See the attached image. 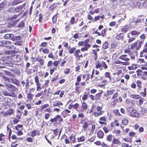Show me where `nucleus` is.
I'll list each match as a JSON object with an SVG mask.
<instances>
[{
	"label": "nucleus",
	"mask_w": 147,
	"mask_h": 147,
	"mask_svg": "<svg viewBox=\"0 0 147 147\" xmlns=\"http://www.w3.org/2000/svg\"><path fill=\"white\" fill-rule=\"evenodd\" d=\"M115 64H122L123 65H126V63H125L123 61L117 60L115 61Z\"/></svg>",
	"instance_id": "24"
},
{
	"label": "nucleus",
	"mask_w": 147,
	"mask_h": 147,
	"mask_svg": "<svg viewBox=\"0 0 147 147\" xmlns=\"http://www.w3.org/2000/svg\"><path fill=\"white\" fill-rule=\"evenodd\" d=\"M85 138L83 136H82L80 137L79 138H78V142H83L85 140Z\"/></svg>",
	"instance_id": "35"
},
{
	"label": "nucleus",
	"mask_w": 147,
	"mask_h": 147,
	"mask_svg": "<svg viewBox=\"0 0 147 147\" xmlns=\"http://www.w3.org/2000/svg\"><path fill=\"white\" fill-rule=\"evenodd\" d=\"M5 7V4L4 3H2L0 4V11L3 10Z\"/></svg>",
	"instance_id": "44"
},
{
	"label": "nucleus",
	"mask_w": 147,
	"mask_h": 147,
	"mask_svg": "<svg viewBox=\"0 0 147 147\" xmlns=\"http://www.w3.org/2000/svg\"><path fill=\"white\" fill-rule=\"evenodd\" d=\"M22 1L23 0H14V1L12 2L11 4H12L13 5H15L22 2Z\"/></svg>",
	"instance_id": "15"
},
{
	"label": "nucleus",
	"mask_w": 147,
	"mask_h": 147,
	"mask_svg": "<svg viewBox=\"0 0 147 147\" xmlns=\"http://www.w3.org/2000/svg\"><path fill=\"white\" fill-rule=\"evenodd\" d=\"M143 43V41L141 40L138 42V45H137V50H138L140 48H141L142 45Z\"/></svg>",
	"instance_id": "23"
},
{
	"label": "nucleus",
	"mask_w": 147,
	"mask_h": 147,
	"mask_svg": "<svg viewBox=\"0 0 147 147\" xmlns=\"http://www.w3.org/2000/svg\"><path fill=\"white\" fill-rule=\"evenodd\" d=\"M97 136L100 138H102L104 136L103 132L101 130L99 131L97 134Z\"/></svg>",
	"instance_id": "13"
},
{
	"label": "nucleus",
	"mask_w": 147,
	"mask_h": 147,
	"mask_svg": "<svg viewBox=\"0 0 147 147\" xmlns=\"http://www.w3.org/2000/svg\"><path fill=\"white\" fill-rule=\"evenodd\" d=\"M11 80L12 81V83L14 84L17 86H20V81L18 80L16 78H11Z\"/></svg>",
	"instance_id": "9"
},
{
	"label": "nucleus",
	"mask_w": 147,
	"mask_h": 147,
	"mask_svg": "<svg viewBox=\"0 0 147 147\" xmlns=\"http://www.w3.org/2000/svg\"><path fill=\"white\" fill-rule=\"evenodd\" d=\"M5 103L8 106H10L12 104V100L8 97H5L4 98Z\"/></svg>",
	"instance_id": "5"
},
{
	"label": "nucleus",
	"mask_w": 147,
	"mask_h": 147,
	"mask_svg": "<svg viewBox=\"0 0 147 147\" xmlns=\"http://www.w3.org/2000/svg\"><path fill=\"white\" fill-rule=\"evenodd\" d=\"M96 68H99L101 71L103 69L102 67L101 63L99 62L96 63Z\"/></svg>",
	"instance_id": "21"
},
{
	"label": "nucleus",
	"mask_w": 147,
	"mask_h": 147,
	"mask_svg": "<svg viewBox=\"0 0 147 147\" xmlns=\"http://www.w3.org/2000/svg\"><path fill=\"white\" fill-rule=\"evenodd\" d=\"M15 44L21 46L22 45L21 41H17L15 42Z\"/></svg>",
	"instance_id": "59"
},
{
	"label": "nucleus",
	"mask_w": 147,
	"mask_h": 147,
	"mask_svg": "<svg viewBox=\"0 0 147 147\" xmlns=\"http://www.w3.org/2000/svg\"><path fill=\"white\" fill-rule=\"evenodd\" d=\"M68 50H69V53L71 54L74 53L76 49L75 47H73L71 48L70 47H67Z\"/></svg>",
	"instance_id": "20"
},
{
	"label": "nucleus",
	"mask_w": 147,
	"mask_h": 147,
	"mask_svg": "<svg viewBox=\"0 0 147 147\" xmlns=\"http://www.w3.org/2000/svg\"><path fill=\"white\" fill-rule=\"evenodd\" d=\"M113 112L114 113L116 114V115L117 116H120L121 115L120 114V113L118 109L114 110H113Z\"/></svg>",
	"instance_id": "46"
},
{
	"label": "nucleus",
	"mask_w": 147,
	"mask_h": 147,
	"mask_svg": "<svg viewBox=\"0 0 147 147\" xmlns=\"http://www.w3.org/2000/svg\"><path fill=\"white\" fill-rule=\"evenodd\" d=\"M13 59V61L15 62H19L20 61V59L19 56L16 55H15Z\"/></svg>",
	"instance_id": "14"
},
{
	"label": "nucleus",
	"mask_w": 147,
	"mask_h": 147,
	"mask_svg": "<svg viewBox=\"0 0 147 147\" xmlns=\"http://www.w3.org/2000/svg\"><path fill=\"white\" fill-rule=\"evenodd\" d=\"M124 34L123 33H121L117 35L116 36V38L118 40H123L124 38Z\"/></svg>",
	"instance_id": "8"
},
{
	"label": "nucleus",
	"mask_w": 147,
	"mask_h": 147,
	"mask_svg": "<svg viewBox=\"0 0 147 147\" xmlns=\"http://www.w3.org/2000/svg\"><path fill=\"white\" fill-rule=\"evenodd\" d=\"M144 20L143 19H137L135 22L136 23H142L144 22Z\"/></svg>",
	"instance_id": "38"
},
{
	"label": "nucleus",
	"mask_w": 147,
	"mask_h": 147,
	"mask_svg": "<svg viewBox=\"0 0 147 147\" xmlns=\"http://www.w3.org/2000/svg\"><path fill=\"white\" fill-rule=\"evenodd\" d=\"M140 33V32L136 30H133L131 32V34L132 36H134L136 37L138 36Z\"/></svg>",
	"instance_id": "18"
},
{
	"label": "nucleus",
	"mask_w": 147,
	"mask_h": 147,
	"mask_svg": "<svg viewBox=\"0 0 147 147\" xmlns=\"http://www.w3.org/2000/svg\"><path fill=\"white\" fill-rule=\"evenodd\" d=\"M104 111H100L97 112H93L94 115L96 117L99 116L101 115L103 113Z\"/></svg>",
	"instance_id": "16"
},
{
	"label": "nucleus",
	"mask_w": 147,
	"mask_h": 147,
	"mask_svg": "<svg viewBox=\"0 0 147 147\" xmlns=\"http://www.w3.org/2000/svg\"><path fill=\"white\" fill-rule=\"evenodd\" d=\"M34 79L37 86L36 90L37 91L40 90L41 89L40 87L41 84L39 83L38 77V76H36L34 78Z\"/></svg>",
	"instance_id": "4"
},
{
	"label": "nucleus",
	"mask_w": 147,
	"mask_h": 147,
	"mask_svg": "<svg viewBox=\"0 0 147 147\" xmlns=\"http://www.w3.org/2000/svg\"><path fill=\"white\" fill-rule=\"evenodd\" d=\"M9 69L10 70L13 71L14 73L17 75L19 74L20 73V71L17 68L15 69L14 68H12L11 69Z\"/></svg>",
	"instance_id": "19"
},
{
	"label": "nucleus",
	"mask_w": 147,
	"mask_h": 147,
	"mask_svg": "<svg viewBox=\"0 0 147 147\" xmlns=\"http://www.w3.org/2000/svg\"><path fill=\"white\" fill-rule=\"evenodd\" d=\"M57 120H58L60 122H61L63 121V119L60 115H57Z\"/></svg>",
	"instance_id": "57"
},
{
	"label": "nucleus",
	"mask_w": 147,
	"mask_h": 147,
	"mask_svg": "<svg viewBox=\"0 0 147 147\" xmlns=\"http://www.w3.org/2000/svg\"><path fill=\"white\" fill-rule=\"evenodd\" d=\"M106 32V30L105 29H103L101 32V35L102 36V37H105L106 36V34H105V32Z\"/></svg>",
	"instance_id": "55"
},
{
	"label": "nucleus",
	"mask_w": 147,
	"mask_h": 147,
	"mask_svg": "<svg viewBox=\"0 0 147 147\" xmlns=\"http://www.w3.org/2000/svg\"><path fill=\"white\" fill-rule=\"evenodd\" d=\"M88 97V94L86 93H84V95L82 97V99L83 100H86Z\"/></svg>",
	"instance_id": "39"
},
{
	"label": "nucleus",
	"mask_w": 147,
	"mask_h": 147,
	"mask_svg": "<svg viewBox=\"0 0 147 147\" xmlns=\"http://www.w3.org/2000/svg\"><path fill=\"white\" fill-rule=\"evenodd\" d=\"M147 108H143L141 110V114H144L147 112Z\"/></svg>",
	"instance_id": "30"
},
{
	"label": "nucleus",
	"mask_w": 147,
	"mask_h": 147,
	"mask_svg": "<svg viewBox=\"0 0 147 147\" xmlns=\"http://www.w3.org/2000/svg\"><path fill=\"white\" fill-rule=\"evenodd\" d=\"M23 8V6L21 5L19 6L16 8H15V11L17 12H18L21 10Z\"/></svg>",
	"instance_id": "25"
},
{
	"label": "nucleus",
	"mask_w": 147,
	"mask_h": 147,
	"mask_svg": "<svg viewBox=\"0 0 147 147\" xmlns=\"http://www.w3.org/2000/svg\"><path fill=\"white\" fill-rule=\"evenodd\" d=\"M146 53H147V47H144L143 50L140 52V57H143L144 55Z\"/></svg>",
	"instance_id": "11"
},
{
	"label": "nucleus",
	"mask_w": 147,
	"mask_h": 147,
	"mask_svg": "<svg viewBox=\"0 0 147 147\" xmlns=\"http://www.w3.org/2000/svg\"><path fill=\"white\" fill-rule=\"evenodd\" d=\"M137 45H138V41H136L130 47L131 49H135L137 50Z\"/></svg>",
	"instance_id": "22"
},
{
	"label": "nucleus",
	"mask_w": 147,
	"mask_h": 147,
	"mask_svg": "<svg viewBox=\"0 0 147 147\" xmlns=\"http://www.w3.org/2000/svg\"><path fill=\"white\" fill-rule=\"evenodd\" d=\"M36 135V131L34 130L32 131L31 133V136L32 137H33L35 136Z\"/></svg>",
	"instance_id": "60"
},
{
	"label": "nucleus",
	"mask_w": 147,
	"mask_h": 147,
	"mask_svg": "<svg viewBox=\"0 0 147 147\" xmlns=\"http://www.w3.org/2000/svg\"><path fill=\"white\" fill-rule=\"evenodd\" d=\"M13 38L12 40H21V39L22 37L20 36H15Z\"/></svg>",
	"instance_id": "45"
},
{
	"label": "nucleus",
	"mask_w": 147,
	"mask_h": 147,
	"mask_svg": "<svg viewBox=\"0 0 147 147\" xmlns=\"http://www.w3.org/2000/svg\"><path fill=\"white\" fill-rule=\"evenodd\" d=\"M115 90L114 89H112L110 90H108L107 91V93L109 95H111L115 92Z\"/></svg>",
	"instance_id": "37"
},
{
	"label": "nucleus",
	"mask_w": 147,
	"mask_h": 147,
	"mask_svg": "<svg viewBox=\"0 0 147 147\" xmlns=\"http://www.w3.org/2000/svg\"><path fill=\"white\" fill-rule=\"evenodd\" d=\"M137 86L139 88H141L142 87L141 82L140 80H138L136 82Z\"/></svg>",
	"instance_id": "42"
},
{
	"label": "nucleus",
	"mask_w": 147,
	"mask_h": 147,
	"mask_svg": "<svg viewBox=\"0 0 147 147\" xmlns=\"http://www.w3.org/2000/svg\"><path fill=\"white\" fill-rule=\"evenodd\" d=\"M21 84L23 87H25L26 88H27L29 86V81L28 79L26 80V82L24 81L21 82Z\"/></svg>",
	"instance_id": "7"
},
{
	"label": "nucleus",
	"mask_w": 147,
	"mask_h": 147,
	"mask_svg": "<svg viewBox=\"0 0 147 147\" xmlns=\"http://www.w3.org/2000/svg\"><path fill=\"white\" fill-rule=\"evenodd\" d=\"M120 142L117 139L114 138L112 141V144H120Z\"/></svg>",
	"instance_id": "29"
},
{
	"label": "nucleus",
	"mask_w": 147,
	"mask_h": 147,
	"mask_svg": "<svg viewBox=\"0 0 147 147\" xmlns=\"http://www.w3.org/2000/svg\"><path fill=\"white\" fill-rule=\"evenodd\" d=\"M33 96V95L30 94V93H28L27 95V98L29 99H31V100L32 99V97Z\"/></svg>",
	"instance_id": "51"
},
{
	"label": "nucleus",
	"mask_w": 147,
	"mask_h": 147,
	"mask_svg": "<svg viewBox=\"0 0 147 147\" xmlns=\"http://www.w3.org/2000/svg\"><path fill=\"white\" fill-rule=\"evenodd\" d=\"M63 105V103L59 101H55L53 104V106L54 107L56 106L59 107L60 106Z\"/></svg>",
	"instance_id": "10"
},
{
	"label": "nucleus",
	"mask_w": 147,
	"mask_h": 147,
	"mask_svg": "<svg viewBox=\"0 0 147 147\" xmlns=\"http://www.w3.org/2000/svg\"><path fill=\"white\" fill-rule=\"evenodd\" d=\"M19 16V15L18 14V15H14L13 16L9 17V19L10 21H12L16 19Z\"/></svg>",
	"instance_id": "26"
},
{
	"label": "nucleus",
	"mask_w": 147,
	"mask_h": 147,
	"mask_svg": "<svg viewBox=\"0 0 147 147\" xmlns=\"http://www.w3.org/2000/svg\"><path fill=\"white\" fill-rule=\"evenodd\" d=\"M13 35L12 34H7L5 35L4 38L6 39H9L13 38Z\"/></svg>",
	"instance_id": "12"
},
{
	"label": "nucleus",
	"mask_w": 147,
	"mask_h": 147,
	"mask_svg": "<svg viewBox=\"0 0 147 147\" xmlns=\"http://www.w3.org/2000/svg\"><path fill=\"white\" fill-rule=\"evenodd\" d=\"M130 109L129 108L127 109V113L129 116L135 117H137L139 116V115L138 113L136 110L132 109L130 111Z\"/></svg>",
	"instance_id": "2"
},
{
	"label": "nucleus",
	"mask_w": 147,
	"mask_h": 147,
	"mask_svg": "<svg viewBox=\"0 0 147 147\" xmlns=\"http://www.w3.org/2000/svg\"><path fill=\"white\" fill-rule=\"evenodd\" d=\"M146 88H144V92H141L140 93L141 95L144 97H145L146 95Z\"/></svg>",
	"instance_id": "31"
},
{
	"label": "nucleus",
	"mask_w": 147,
	"mask_h": 147,
	"mask_svg": "<svg viewBox=\"0 0 147 147\" xmlns=\"http://www.w3.org/2000/svg\"><path fill=\"white\" fill-rule=\"evenodd\" d=\"M84 47L87 50H88V49L90 48V45L89 44H85L84 45Z\"/></svg>",
	"instance_id": "64"
},
{
	"label": "nucleus",
	"mask_w": 147,
	"mask_h": 147,
	"mask_svg": "<svg viewBox=\"0 0 147 147\" xmlns=\"http://www.w3.org/2000/svg\"><path fill=\"white\" fill-rule=\"evenodd\" d=\"M24 26V22L22 21L18 24V26L19 27L22 28Z\"/></svg>",
	"instance_id": "48"
},
{
	"label": "nucleus",
	"mask_w": 147,
	"mask_h": 147,
	"mask_svg": "<svg viewBox=\"0 0 147 147\" xmlns=\"http://www.w3.org/2000/svg\"><path fill=\"white\" fill-rule=\"evenodd\" d=\"M135 39L134 37H130L128 40V43H129Z\"/></svg>",
	"instance_id": "53"
},
{
	"label": "nucleus",
	"mask_w": 147,
	"mask_h": 147,
	"mask_svg": "<svg viewBox=\"0 0 147 147\" xmlns=\"http://www.w3.org/2000/svg\"><path fill=\"white\" fill-rule=\"evenodd\" d=\"M113 132L116 134L117 136H118L121 133V131L119 130L115 129Z\"/></svg>",
	"instance_id": "43"
},
{
	"label": "nucleus",
	"mask_w": 147,
	"mask_h": 147,
	"mask_svg": "<svg viewBox=\"0 0 147 147\" xmlns=\"http://www.w3.org/2000/svg\"><path fill=\"white\" fill-rule=\"evenodd\" d=\"M11 42L8 41H0V46H5L6 45H8L11 44Z\"/></svg>",
	"instance_id": "6"
},
{
	"label": "nucleus",
	"mask_w": 147,
	"mask_h": 147,
	"mask_svg": "<svg viewBox=\"0 0 147 147\" xmlns=\"http://www.w3.org/2000/svg\"><path fill=\"white\" fill-rule=\"evenodd\" d=\"M57 6V3H53L52 5H51L50 7L51 10H53Z\"/></svg>",
	"instance_id": "34"
},
{
	"label": "nucleus",
	"mask_w": 147,
	"mask_h": 147,
	"mask_svg": "<svg viewBox=\"0 0 147 147\" xmlns=\"http://www.w3.org/2000/svg\"><path fill=\"white\" fill-rule=\"evenodd\" d=\"M118 101V100L117 99H115L114 100H113L112 102V105L113 106H115V105L116 103Z\"/></svg>",
	"instance_id": "56"
},
{
	"label": "nucleus",
	"mask_w": 147,
	"mask_h": 147,
	"mask_svg": "<svg viewBox=\"0 0 147 147\" xmlns=\"http://www.w3.org/2000/svg\"><path fill=\"white\" fill-rule=\"evenodd\" d=\"M42 94V91L40 93H38L36 95H35V97H40V96H41Z\"/></svg>",
	"instance_id": "62"
},
{
	"label": "nucleus",
	"mask_w": 147,
	"mask_h": 147,
	"mask_svg": "<svg viewBox=\"0 0 147 147\" xmlns=\"http://www.w3.org/2000/svg\"><path fill=\"white\" fill-rule=\"evenodd\" d=\"M101 66L102 67H104L105 69H107L108 68V66L106 63L104 61L102 62Z\"/></svg>",
	"instance_id": "41"
},
{
	"label": "nucleus",
	"mask_w": 147,
	"mask_h": 147,
	"mask_svg": "<svg viewBox=\"0 0 147 147\" xmlns=\"http://www.w3.org/2000/svg\"><path fill=\"white\" fill-rule=\"evenodd\" d=\"M64 72L65 74H68L70 73V69L68 68L65 69Z\"/></svg>",
	"instance_id": "58"
},
{
	"label": "nucleus",
	"mask_w": 147,
	"mask_h": 147,
	"mask_svg": "<svg viewBox=\"0 0 147 147\" xmlns=\"http://www.w3.org/2000/svg\"><path fill=\"white\" fill-rule=\"evenodd\" d=\"M130 97L131 98H133L136 99L140 98L141 96L138 95L131 94H130Z\"/></svg>",
	"instance_id": "17"
},
{
	"label": "nucleus",
	"mask_w": 147,
	"mask_h": 147,
	"mask_svg": "<svg viewBox=\"0 0 147 147\" xmlns=\"http://www.w3.org/2000/svg\"><path fill=\"white\" fill-rule=\"evenodd\" d=\"M119 59L124 61L123 62L125 63H126V65H125V66L128 65L130 64L129 61L130 60V59L128 57L127 55L123 54L121 55L119 57Z\"/></svg>",
	"instance_id": "1"
},
{
	"label": "nucleus",
	"mask_w": 147,
	"mask_h": 147,
	"mask_svg": "<svg viewBox=\"0 0 147 147\" xmlns=\"http://www.w3.org/2000/svg\"><path fill=\"white\" fill-rule=\"evenodd\" d=\"M141 98L139 100V105H142L143 103V102L144 100V98H142L141 96Z\"/></svg>",
	"instance_id": "47"
},
{
	"label": "nucleus",
	"mask_w": 147,
	"mask_h": 147,
	"mask_svg": "<svg viewBox=\"0 0 147 147\" xmlns=\"http://www.w3.org/2000/svg\"><path fill=\"white\" fill-rule=\"evenodd\" d=\"M79 104L78 103H76L73 106V107L74 109L76 110L77 111H78V112H80V111L77 110V109L79 107Z\"/></svg>",
	"instance_id": "50"
},
{
	"label": "nucleus",
	"mask_w": 147,
	"mask_h": 147,
	"mask_svg": "<svg viewBox=\"0 0 147 147\" xmlns=\"http://www.w3.org/2000/svg\"><path fill=\"white\" fill-rule=\"evenodd\" d=\"M7 11L9 13H13L15 11V8L13 7L9 8L7 10Z\"/></svg>",
	"instance_id": "40"
},
{
	"label": "nucleus",
	"mask_w": 147,
	"mask_h": 147,
	"mask_svg": "<svg viewBox=\"0 0 147 147\" xmlns=\"http://www.w3.org/2000/svg\"><path fill=\"white\" fill-rule=\"evenodd\" d=\"M57 16L56 15H55L52 18L53 22L54 23H55L57 21Z\"/></svg>",
	"instance_id": "52"
},
{
	"label": "nucleus",
	"mask_w": 147,
	"mask_h": 147,
	"mask_svg": "<svg viewBox=\"0 0 147 147\" xmlns=\"http://www.w3.org/2000/svg\"><path fill=\"white\" fill-rule=\"evenodd\" d=\"M42 52L44 53L47 54L49 53V51L47 49H43Z\"/></svg>",
	"instance_id": "63"
},
{
	"label": "nucleus",
	"mask_w": 147,
	"mask_h": 147,
	"mask_svg": "<svg viewBox=\"0 0 147 147\" xmlns=\"http://www.w3.org/2000/svg\"><path fill=\"white\" fill-rule=\"evenodd\" d=\"M113 138V136L112 135L110 134L108 135L106 138V139L109 142H111Z\"/></svg>",
	"instance_id": "27"
},
{
	"label": "nucleus",
	"mask_w": 147,
	"mask_h": 147,
	"mask_svg": "<svg viewBox=\"0 0 147 147\" xmlns=\"http://www.w3.org/2000/svg\"><path fill=\"white\" fill-rule=\"evenodd\" d=\"M123 124L124 125H126L128 123V121L126 119H124L122 121Z\"/></svg>",
	"instance_id": "49"
},
{
	"label": "nucleus",
	"mask_w": 147,
	"mask_h": 147,
	"mask_svg": "<svg viewBox=\"0 0 147 147\" xmlns=\"http://www.w3.org/2000/svg\"><path fill=\"white\" fill-rule=\"evenodd\" d=\"M82 107L83 110L82 111H83L84 110L87 109L88 106L86 104L85 102H83L82 104Z\"/></svg>",
	"instance_id": "28"
},
{
	"label": "nucleus",
	"mask_w": 147,
	"mask_h": 147,
	"mask_svg": "<svg viewBox=\"0 0 147 147\" xmlns=\"http://www.w3.org/2000/svg\"><path fill=\"white\" fill-rule=\"evenodd\" d=\"M105 76L107 77L109 79V80L110 81H111V76L110 75V74L109 72H106L105 74Z\"/></svg>",
	"instance_id": "32"
},
{
	"label": "nucleus",
	"mask_w": 147,
	"mask_h": 147,
	"mask_svg": "<svg viewBox=\"0 0 147 147\" xmlns=\"http://www.w3.org/2000/svg\"><path fill=\"white\" fill-rule=\"evenodd\" d=\"M146 36L145 34H143L141 35L140 37V39H141L143 40H142L143 41H144V40L146 38Z\"/></svg>",
	"instance_id": "54"
},
{
	"label": "nucleus",
	"mask_w": 147,
	"mask_h": 147,
	"mask_svg": "<svg viewBox=\"0 0 147 147\" xmlns=\"http://www.w3.org/2000/svg\"><path fill=\"white\" fill-rule=\"evenodd\" d=\"M13 110L12 109H9L6 112H2L1 113L2 115L5 117L7 115H10L13 114Z\"/></svg>",
	"instance_id": "3"
},
{
	"label": "nucleus",
	"mask_w": 147,
	"mask_h": 147,
	"mask_svg": "<svg viewBox=\"0 0 147 147\" xmlns=\"http://www.w3.org/2000/svg\"><path fill=\"white\" fill-rule=\"evenodd\" d=\"M53 131L54 134L55 136L57 135L59 131L58 129H57L55 130H53Z\"/></svg>",
	"instance_id": "61"
},
{
	"label": "nucleus",
	"mask_w": 147,
	"mask_h": 147,
	"mask_svg": "<svg viewBox=\"0 0 147 147\" xmlns=\"http://www.w3.org/2000/svg\"><path fill=\"white\" fill-rule=\"evenodd\" d=\"M126 101L127 103L129 102L130 103L131 106H134L135 104V101L134 100H132L130 101H129V100H127Z\"/></svg>",
	"instance_id": "36"
},
{
	"label": "nucleus",
	"mask_w": 147,
	"mask_h": 147,
	"mask_svg": "<svg viewBox=\"0 0 147 147\" xmlns=\"http://www.w3.org/2000/svg\"><path fill=\"white\" fill-rule=\"evenodd\" d=\"M109 45H108V42H105L104 43L102 46V48L104 49H105L108 48L109 47Z\"/></svg>",
	"instance_id": "33"
}]
</instances>
